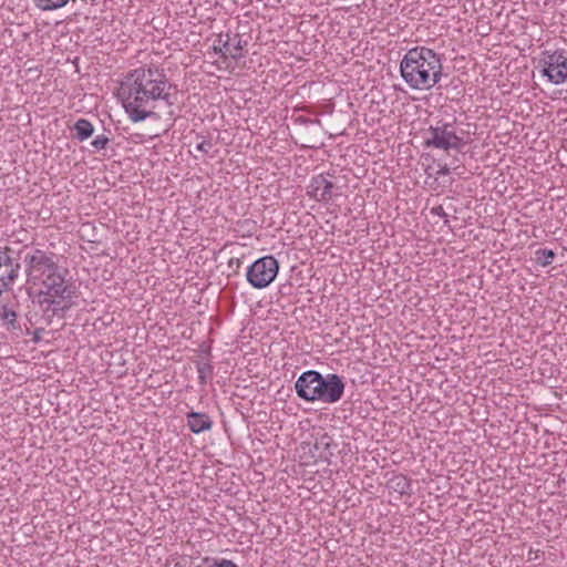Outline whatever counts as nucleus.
<instances>
[{
	"label": "nucleus",
	"instance_id": "nucleus-1",
	"mask_svg": "<svg viewBox=\"0 0 567 567\" xmlns=\"http://www.w3.org/2000/svg\"><path fill=\"white\" fill-rule=\"evenodd\" d=\"M172 84L158 66H140L128 72L121 82L117 97L128 118L142 122L153 114L158 102L171 104Z\"/></svg>",
	"mask_w": 567,
	"mask_h": 567
},
{
	"label": "nucleus",
	"instance_id": "nucleus-2",
	"mask_svg": "<svg viewBox=\"0 0 567 567\" xmlns=\"http://www.w3.org/2000/svg\"><path fill=\"white\" fill-rule=\"evenodd\" d=\"M400 73L412 90L434 87L442 76V62L437 53L425 47L410 49L400 63Z\"/></svg>",
	"mask_w": 567,
	"mask_h": 567
},
{
	"label": "nucleus",
	"instance_id": "nucleus-3",
	"mask_svg": "<svg viewBox=\"0 0 567 567\" xmlns=\"http://www.w3.org/2000/svg\"><path fill=\"white\" fill-rule=\"evenodd\" d=\"M295 389L305 401L338 402L344 392V383L338 374L329 373L323 377L320 372L308 370L297 379Z\"/></svg>",
	"mask_w": 567,
	"mask_h": 567
},
{
	"label": "nucleus",
	"instance_id": "nucleus-4",
	"mask_svg": "<svg viewBox=\"0 0 567 567\" xmlns=\"http://www.w3.org/2000/svg\"><path fill=\"white\" fill-rule=\"evenodd\" d=\"M28 281L35 284H63V270L47 252L35 249L24 257Z\"/></svg>",
	"mask_w": 567,
	"mask_h": 567
},
{
	"label": "nucleus",
	"instance_id": "nucleus-5",
	"mask_svg": "<svg viewBox=\"0 0 567 567\" xmlns=\"http://www.w3.org/2000/svg\"><path fill=\"white\" fill-rule=\"evenodd\" d=\"M467 143L468 135L453 123L439 122L430 126L425 136L426 146L444 151H461Z\"/></svg>",
	"mask_w": 567,
	"mask_h": 567
},
{
	"label": "nucleus",
	"instance_id": "nucleus-6",
	"mask_svg": "<svg viewBox=\"0 0 567 567\" xmlns=\"http://www.w3.org/2000/svg\"><path fill=\"white\" fill-rule=\"evenodd\" d=\"M540 74L554 85L567 81V53L565 50L544 51L538 60Z\"/></svg>",
	"mask_w": 567,
	"mask_h": 567
},
{
	"label": "nucleus",
	"instance_id": "nucleus-7",
	"mask_svg": "<svg viewBox=\"0 0 567 567\" xmlns=\"http://www.w3.org/2000/svg\"><path fill=\"white\" fill-rule=\"evenodd\" d=\"M76 286H45V290L37 293V302L44 311H52L55 315L60 310L68 309L71 305L69 299L75 292Z\"/></svg>",
	"mask_w": 567,
	"mask_h": 567
},
{
	"label": "nucleus",
	"instance_id": "nucleus-8",
	"mask_svg": "<svg viewBox=\"0 0 567 567\" xmlns=\"http://www.w3.org/2000/svg\"><path fill=\"white\" fill-rule=\"evenodd\" d=\"M278 261L265 256L251 264L246 272L248 284H271L278 274Z\"/></svg>",
	"mask_w": 567,
	"mask_h": 567
},
{
	"label": "nucleus",
	"instance_id": "nucleus-9",
	"mask_svg": "<svg viewBox=\"0 0 567 567\" xmlns=\"http://www.w3.org/2000/svg\"><path fill=\"white\" fill-rule=\"evenodd\" d=\"M307 193L318 202L328 203L338 195V188L329 176L319 174L311 178Z\"/></svg>",
	"mask_w": 567,
	"mask_h": 567
},
{
	"label": "nucleus",
	"instance_id": "nucleus-10",
	"mask_svg": "<svg viewBox=\"0 0 567 567\" xmlns=\"http://www.w3.org/2000/svg\"><path fill=\"white\" fill-rule=\"evenodd\" d=\"M244 44L239 34H219L214 41L213 49L224 58L238 60L243 56Z\"/></svg>",
	"mask_w": 567,
	"mask_h": 567
},
{
	"label": "nucleus",
	"instance_id": "nucleus-11",
	"mask_svg": "<svg viewBox=\"0 0 567 567\" xmlns=\"http://www.w3.org/2000/svg\"><path fill=\"white\" fill-rule=\"evenodd\" d=\"M9 247H0V284H9L18 279L20 264L10 257Z\"/></svg>",
	"mask_w": 567,
	"mask_h": 567
},
{
	"label": "nucleus",
	"instance_id": "nucleus-12",
	"mask_svg": "<svg viewBox=\"0 0 567 567\" xmlns=\"http://www.w3.org/2000/svg\"><path fill=\"white\" fill-rule=\"evenodd\" d=\"M187 425L193 433L210 430L213 422L206 413L190 412L187 414Z\"/></svg>",
	"mask_w": 567,
	"mask_h": 567
},
{
	"label": "nucleus",
	"instance_id": "nucleus-13",
	"mask_svg": "<svg viewBox=\"0 0 567 567\" xmlns=\"http://www.w3.org/2000/svg\"><path fill=\"white\" fill-rule=\"evenodd\" d=\"M388 487L399 493L400 495L408 494L411 489L410 481L404 475H394L388 481Z\"/></svg>",
	"mask_w": 567,
	"mask_h": 567
},
{
	"label": "nucleus",
	"instance_id": "nucleus-14",
	"mask_svg": "<svg viewBox=\"0 0 567 567\" xmlns=\"http://www.w3.org/2000/svg\"><path fill=\"white\" fill-rule=\"evenodd\" d=\"M74 130L76 138L81 142L87 140L94 132L92 123L85 118L78 120L74 124Z\"/></svg>",
	"mask_w": 567,
	"mask_h": 567
},
{
	"label": "nucleus",
	"instance_id": "nucleus-15",
	"mask_svg": "<svg viewBox=\"0 0 567 567\" xmlns=\"http://www.w3.org/2000/svg\"><path fill=\"white\" fill-rule=\"evenodd\" d=\"M555 257L556 254L554 250L548 248H539L534 252L533 260L536 262V265L546 267L553 264Z\"/></svg>",
	"mask_w": 567,
	"mask_h": 567
},
{
	"label": "nucleus",
	"instance_id": "nucleus-16",
	"mask_svg": "<svg viewBox=\"0 0 567 567\" xmlns=\"http://www.w3.org/2000/svg\"><path fill=\"white\" fill-rule=\"evenodd\" d=\"M69 0H33L34 6L41 11H53L63 8Z\"/></svg>",
	"mask_w": 567,
	"mask_h": 567
},
{
	"label": "nucleus",
	"instance_id": "nucleus-17",
	"mask_svg": "<svg viewBox=\"0 0 567 567\" xmlns=\"http://www.w3.org/2000/svg\"><path fill=\"white\" fill-rule=\"evenodd\" d=\"M332 446L336 447L337 445L334 444L332 437L329 436L328 434H323L315 444V447L317 450L321 447V449L328 451L330 455H332V452H331Z\"/></svg>",
	"mask_w": 567,
	"mask_h": 567
},
{
	"label": "nucleus",
	"instance_id": "nucleus-18",
	"mask_svg": "<svg viewBox=\"0 0 567 567\" xmlns=\"http://www.w3.org/2000/svg\"><path fill=\"white\" fill-rule=\"evenodd\" d=\"M197 372H198V378H199L200 382L204 383L206 377L212 374L213 367L207 362H199V363H197Z\"/></svg>",
	"mask_w": 567,
	"mask_h": 567
},
{
	"label": "nucleus",
	"instance_id": "nucleus-19",
	"mask_svg": "<svg viewBox=\"0 0 567 567\" xmlns=\"http://www.w3.org/2000/svg\"><path fill=\"white\" fill-rule=\"evenodd\" d=\"M109 143V138L105 136V135H97L95 136V138L92 141V146L100 151V150H104L106 147Z\"/></svg>",
	"mask_w": 567,
	"mask_h": 567
},
{
	"label": "nucleus",
	"instance_id": "nucleus-20",
	"mask_svg": "<svg viewBox=\"0 0 567 567\" xmlns=\"http://www.w3.org/2000/svg\"><path fill=\"white\" fill-rule=\"evenodd\" d=\"M213 148V144L209 140L203 138L197 145L196 150L198 152L207 154Z\"/></svg>",
	"mask_w": 567,
	"mask_h": 567
},
{
	"label": "nucleus",
	"instance_id": "nucleus-21",
	"mask_svg": "<svg viewBox=\"0 0 567 567\" xmlns=\"http://www.w3.org/2000/svg\"><path fill=\"white\" fill-rule=\"evenodd\" d=\"M1 318L8 323H13L17 319V313L13 310H10L4 307Z\"/></svg>",
	"mask_w": 567,
	"mask_h": 567
},
{
	"label": "nucleus",
	"instance_id": "nucleus-22",
	"mask_svg": "<svg viewBox=\"0 0 567 567\" xmlns=\"http://www.w3.org/2000/svg\"><path fill=\"white\" fill-rule=\"evenodd\" d=\"M431 213H432L433 215H436V216H440V217H444V216H446V214H445V212H444V209H443V207H442V206L433 207V208L431 209Z\"/></svg>",
	"mask_w": 567,
	"mask_h": 567
},
{
	"label": "nucleus",
	"instance_id": "nucleus-23",
	"mask_svg": "<svg viewBox=\"0 0 567 567\" xmlns=\"http://www.w3.org/2000/svg\"><path fill=\"white\" fill-rule=\"evenodd\" d=\"M436 174H437L439 176H440V175H447V174H450V168H449L446 165H444V166H442V167L437 171V173H436Z\"/></svg>",
	"mask_w": 567,
	"mask_h": 567
},
{
	"label": "nucleus",
	"instance_id": "nucleus-24",
	"mask_svg": "<svg viewBox=\"0 0 567 567\" xmlns=\"http://www.w3.org/2000/svg\"><path fill=\"white\" fill-rule=\"evenodd\" d=\"M43 332V329H37L34 331L33 341L39 342L40 341V333Z\"/></svg>",
	"mask_w": 567,
	"mask_h": 567
},
{
	"label": "nucleus",
	"instance_id": "nucleus-25",
	"mask_svg": "<svg viewBox=\"0 0 567 567\" xmlns=\"http://www.w3.org/2000/svg\"><path fill=\"white\" fill-rule=\"evenodd\" d=\"M264 287H265V286H261V285L252 286V288H258V289L264 288Z\"/></svg>",
	"mask_w": 567,
	"mask_h": 567
},
{
	"label": "nucleus",
	"instance_id": "nucleus-26",
	"mask_svg": "<svg viewBox=\"0 0 567 567\" xmlns=\"http://www.w3.org/2000/svg\"><path fill=\"white\" fill-rule=\"evenodd\" d=\"M2 292H3V290H2V289H0V295H1Z\"/></svg>",
	"mask_w": 567,
	"mask_h": 567
}]
</instances>
